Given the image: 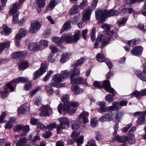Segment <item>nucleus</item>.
Here are the masks:
<instances>
[{"instance_id": "f257e3e1", "label": "nucleus", "mask_w": 146, "mask_h": 146, "mask_svg": "<svg viewBox=\"0 0 146 146\" xmlns=\"http://www.w3.org/2000/svg\"><path fill=\"white\" fill-rule=\"evenodd\" d=\"M80 72V69L77 68H75L73 70L71 69L70 71H63L62 72V77L64 79H65L70 76L72 84H83L85 85H87V84L86 79H83L82 77H75L79 76Z\"/></svg>"}, {"instance_id": "f03ea898", "label": "nucleus", "mask_w": 146, "mask_h": 146, "mask_svg": "<svg viewBox=\"0 0 146 146\" xmlns=\"http://www.w3.org/2000/svg\"><path fill=\"white\" fill-rule=\"evenodd\" d=\"M80 31L76 30L74 35L72 36L70 33L62 35L61 39L58 37H54L52 38V40L58 44H61L62 41L67 43H74L77 42L80 37Z\"/></svg>"}, {"instance_id": "7ed1b4c3", "label": "nucleus", "mask_w": 146, "mask_h": 146, "mask_svg": "<svg viewBox=\"0 0 146 146\" xmlns=\"http://www.w3.org/2000/svg\"><path fill=\"white\" fill-rule=\"evenodd\" d=\"M79 105L78 102L72 101L70 102L67 104H65L62 106V104H60L58 107V110L60 114H62V110L63 112V115H65L67 113H68L70 114H72L74 113L76 111V110L72 108L71 107H72L75 108Z\"/></svg>"}, {"instance_id": "20e7f679", "label": "nucleus", "mask_w": 146, "mask_h": 146, "mask_svg": "<svg viewBox=\"0 0 146 146\" xmlns=\"http://www.w3.org/2000/svg\"><path fill=\"white\" fill-rule=\"evenodd\" d=\"M120 13V11L119 10L113 9L109 11L104 10L102 11L100 9H98L95 11L96 18L97 20L100 18V21L103 22L105 21L106 18L107 17L117 15Z\"/></svg>"}, {"instance_id": "39448f33", "label": "nucleus", "mask_w": 146, "mask_h": 146, "mask_svg": "<svg viewBox=\"0 0 146 146\" xmlns=\"http://www.w3.org/2000/svg\"><path fill=\"white\" fill-rule=\"evenodd\" d=\"M113 32L111 31L110 32H108L106 35H100L98 36L97 39L94 44V46H95V48H97V46L99 44L100 42L101 43L102 48L106 44L109 43L110 40L113 39L112 35L113 34Z\"/></svg>"}, {"instance_id": "423d86ee", "label": "nucleus", "mask_w": 146, "mask_h": 146, "mask_svg": "<svg viewBox=\"0 0 146 146\" xmlns=\"http://www.w3.org/2000/svg\"><path fill=\"white\" fill-rule=\"evenodd\" d=\"M103 87L106 91L112 94V95L108 94L105 97V99L107 101L109 102H111L113 101V97L115 95V91L111 87L110 83L108 80H106L104 81Z\"/></svg>"}, {"instance_id": "0eeeda50", "label": "nucleus", "mask_w": 146, "mask_h": 146, "mask_svg": "<svg viewBox=\"0 0 146 146\" xmlns=\"http://www.w3.org/2000/svg\"><path fill=\"white\" fill-rule=\"evenodd\" d=\"M81 123L80 120L78 119V120H75L72 122V129L73 132L72 133L71 136L72 139H75L80 135V132L79 129V125Z\"/></svg>"}, {"instance_id": "6e6552de", "label": "nucleus", "mask_w": 146, "mask_h": 146, "mask_svg": "<svg viewBox=\"0 0 146 146\" xmlns=\"http://www.w3.org/2000/svg\"><path fill=\"white\" fill-rule=\"evenodd\" d=\"M60 124L57 125L56 129L58 134L60 133V130L68 127L70 123L67 118L65 117H61L58 119Z\"/></svg>"}, {"instance_id": "1a4fd4ad", "label": "nucleus", "mask_w": 146, "mask_h": 146, "mask_svg": "<svg viewBox=\"0 0 146 146\" xmlns=\"http://www.w3.org/2000/svg\"><path fill=\"white\" fill-rule=\"evenodd\" d=\"M39 110H42L40 113V115L42 117L48 116L52 113V109L48 105L42 106Z\"/></svg>"}, {"instance_id": "9d476101", "label": "nucleus", "mask_w": 146, "mask_h": 146, "mask_svg": "<svg viewBox=\"0 0 146 146\" xmlns=\"http://www.w3.org/2000/svg\"><path fill=\"white\" fill-rule=\"evenodd\" d=\"M28 79L27 78L20 77L19 78L15 79L12 80L10 83L7 84V86L12 92L14 90V88L13 86V84H17L19 82H25L28 81Z\"/></svg>"}, {"instance_id": "9b49d317", "label": "nucleus", "mask_w": 146, "mask_h": 146, "mask_svg": "<svg viewBox=\"0 0 146 146\" xmlns=\"http://www.w3.org/2000/svg\"><path fill=\"white\" fill-rule=\"evenodd\" d=\"M19 4L18 3H16L13 4L12 9L11 10V11L13 14V21L14 23H18L19 21L18 15L19 13L17 11V7Z\"/></svg>"}, {"instance_id": "f8f14e48", "label": "nucleus", "mask_w": 146, "mask_h": 146, "mask_svg": "<svg viewBox=\"0 0 146 146\" xmlns=\"http://www.w3.org/2000/svg\"><path fill=\"white\" fill-rule=\"evenodd\" d=\"M40 27V25L39 23L37 21H32L29 32L31 34L36 33L39 30Z\"/></svg>"}, {"instance_id": "ddd939ff", "label": "nucleus", "mask_w": 146, "mask_h": 146, "mask_svg": "<svg viewBox=\"0 0 146 146\" xmlns=\"http://www.w3.org/2000/svg\"><path fill=\"white\" fill-rule=\"evenodd\" d=\"M47 67L46 65L44 64H42L39 70L34 73V80L37 79L40 76L42 75L46 71V69Z\"/></svg>"}, {"instance_id": "4468645a", "label": "nucleus", "mask_w": 146, "mask_h": 146, "mask_svg": "<svg viewBox=\"0 0 146 146\" xmlns=\"http://www.w3.org/2000/svg\"><path fill=\"white\" fill-rule=\"evenodd\" d=\"M143 50V48L141 46H137L132 49L131 52L134 56H139L141 55Z\"/></svg>"}, {"instance_id": "2eb2a0df", "label": "nucleus", "mask_w": 146, "mask_h": 146, "mask_svg": "<svg viewBox=\"0 0 146 146\" xmlns=\"http://www.w3.org/2000/svg\"><path fill=\"white\" fill-rule=\"evenodd\" d=\"M18 114L19 115L27 114L30 112V109L29 107L24 105L20 106L18 109Z\"/></svg>"}, {"instance_id": "dca6fc26", "label": "nucleus", "mask_w": 146, "mask_h": 146, "mask_svg": "<svg viewBox=\"0 0 146 146\" xmlns=\"http://www.w3.org/2000/svg\"><path fill=\"white\" fill-rule=\"evenodd\" d=\"M119 9L122 11L121 13L123 12V13H125V11L128 12L129 13H131L133 11V9L132 8L131 4L129 3H127L124 5V9L121 6L119 8Z\"/></svg>"}, {"instance_id": "f3484780", "label": "nucleus", "mask_w": 146, "mask_h": 146, "mask_svg": "<svg viewBox=\"0 0 146 146\" xmlns=\"http://www.w3.org/2000/svg\"><path fill=\"white\" fill-rule=\"evenodd\" d=\"M127 103L125 100L119 102H113L112 105L114 108V110L115 109L117 110L120 109L122 106H126Z\"/></svg>"}, {"instance_id": "a211bd4d", "label": "nucleus", "mask_w": 146, "mask_h": 146, "mask_svg": "<svg viewBox=\"0 0 146 146\" xmlns=\"http://www.w3.org/2000/svg\"><path fill=\"white\" fill-rule=\"evenodd\" d=\"M83 136H81L78 139H74L75 141L72 140L71 139H69L67 141V142L68 144L69 145H72L73 144L75 141H76L77 143L78 146H80V145L81 144L83 143Z\"/></svg>"}, {"instance_id": "6ab92c4d", "label": "nucleus", "mask_w": 146, "mask_h": 146, "mask_svg": "<svg viewBox=\"0 0 146 146\" xmlns=\"http://www.w3.org/2000/svg\"><path fill=\"white\" fill-rule=\"evenodd\" d=\"M112 139L113 141L116 140L119 143H122L127 141L128 140V138L127 136L124 135L120 136L119 135H117L115 137H113Z\"/></svg>"}, {"instance_id": "aec40b11", "label": "nucleus", "mask_w": 146, "mask_h": 146, "mask_svg": "<svg viewBox=\"0 0 146 146\" xmlns=\"http://www.w3.org/2000/svg\"><path fill=\"white\" fill-rule=\"evenodd\" d=\"M27 33V30L25 28L21 29L19 32V33L17 34L15 37L17 39H21L25 36Z\"/></svg>"}, {"instance_id": "412c9836", "label": "nucleus", "mask_w": 146, "mask_h": 146, "mask_svg": "<svg viewBox=\"0 0 146 146\" xmlns=\"http://www.w3.org/2000/svg\"><path fill=\"white\" fill-rule=\"evenodd\" d=\"M131 95H134L137 98H140L142 96H146V89L142 90L140 92L135 91L133 93H132Z\"/></svg>"}, {"instance_id": "4be33fe9", "label": "nucleus", "mask_w": 146, "mask_h": 146, "mask_svg": "<svg viewBox=\"0 0 146 146\" xmlns=\"http://www.w3.org/2000/svg\"><path fill=\"white\" fill-rule=\"evenodd\" d=\"M113 110H114V108L113 106V105L106 108H105V107H100L98 110V112L101 113L106 112L107 111H111Z\"/></svg>"}, {"instance_id": "5701e85b", "label": "nucleus", "mask_w": 146, "mask_h": 146, "mask_svg": "<svg viewBox=\"0 0 146 146\" xmlns=\"http://www.w3.org/2000/svg\"><path fill=\"white\" fill-rule=\"evenodd\" d=\"M89 115L88 112L84 111L82 112L79 116V117L82 119L83 122L85 124L88 122V117Z\"/></svg>"}, {"instance_id": "b1692460", "label": "nucleus", "mask_w": 146, "mask_h": 146, "mask_svg": "<svg viewBox=\"0 0 146 146\" xmlns=\"http://www.w3.org/2000/svg\"><path fill=\"white\" fill-rule=\"evenodd\" d=\"M91 9L88 8L85 10V13L83 15V19L84 20H88L89 19L91 13Z\"/></svg>"}, {"instance_id": "393cba45", "label": "nucleus", "mask_w": 146, "mask_h": 146, "mask_svg": "<svg viewBox=\"0 0 146 146\" xmlns=\"http://www.w3.org/2000/svg\"><path fill=\"white\" fill-rule=\"evenodd\" d=\"M27 141V139L25 137H21L20 141L17 142L16 146H30L28 144H25Z\"/></svg>"}, {"instance_id": "a878e982", "label": "nucleus", "mask_w": 146, "mask_h": 146, "mask_svg": "<svg viewBox=\"0 0 146 146\" xmlns=\"http://www.w3.org/2000/svg\"><path fill=\"white\" fill-rule=\"evenodd\" d=\"M18 66L21 70H24L27 68L29 66L28 62L26 61L20 62L18 64Z\"/></svg>"}, {"instance_id": "bb28decb", "label": "nucleus", "mask_w": 146, "mask_h": 146, "mask_svg": "<svg viewBox=\"0 0 146 146\" xmlns=\"http://www.w3.org/2000/svg\"><path fill=\"white\" fill-rule=\"evenodd\" d=\"M72 54V53L70 52H66L62 54L60 60V62L63 63L65 62L66 58L70 56Z\"/></svg>"}, {"instance_id": "cd10ccee", "label": "nucleus", "mask_w": 146, "mask_h": 146, "mask_svg": "<svg viewBox=\"0 0 146 146\" xmlns=\"http://www.w3.org/2000/svg\"><path fill=\"white\" fill-rule=\"evenodd\" d=\"M74 84H72L71 90L72 91L74 92L75 94H80L83 92V90L82 89L80 88L78 86L74 85Z\"/></svg>"}, {"instance_id": "c85d7f7f", "label": "nucleus", "mask_w": 146, "mask_h": 146, "mask_svg": "<svg viewBox=\"0 0 146 146\" xmlns=\"http://www.w3.org/2000/svg\"><path fill=\"white\" fill-rule=\"evenodd\" d=\"M143 74L141 73V72L137 71L135 72L136 75L141 80L146 82V77L144 73H145L143 71Z\"/></svg>"}, {"instance_id": "c756f323", "label": "nucleus", "mask_w": 146, "mask_h": 146, "mask_svg": "<svg viewBox=\"0 0 146 146\" xmlns=\"http://www.w3.org/2000/svg\"><path fill=\"white\" fill-rule=\"evenodd\" d=\"M28 48L29 50H36L40 48V46L36 43H32L29 44Z\"/></svg>"}, {"instance_id": "7c9ffc66", "label": "nucleus", "mask_w": 146, "mask_h": 146, "mask_svg": "<svg viewBox=\"0 0 146 146\" xmlns=\"http://www.w3.org/2000/svg\"><path fill=\"white\" fill-rule=\"evenodd\" d=\"M51 86L56 87V86L54 85V83H51L49 85L46 86L45 88V90L48 93L50 94H53L54 92V91L52 88Z\"/></svg>"}, {"instance_id": "2f4dec72", "label": "nucleus", "mask_w": 146, "mask_h": 146, "mask_svg": "<svg viewBox=\"0 0 146 146\" xmlns=\"http://www.w3.org/2000/svg\"><path fill=\"white\" fill-rule=\"evenodd\" d=\"M10 42L9 41L0 43V52L3 50L4 48H9L10 47Z\"/></svg>"}, {"instance_id": "473e14b6", "label": "nucleus", "mask_w": 146, "mask_h": 146, "mask_svg": "<svg viewBox=\"0 0 146 146\" xmlns=\"http://www.w3.org/2000/svg\"><path fill=\"white\" fill-rule=\"evenodd\" d=\"M71 27L70 21H69L66 22L64 25L61 31V32L62 31L63 32L64 31L68 30L71 28Z\"/></svg>"}, {"instance_id": "72a5a7b5", "label": "nucleus", "mask_w": 146, "mask_h": 146, "mask_svg": "<svg viewBox=\"0 0 146 146\" xmlns=\"http://www.w3.org/2000/svg\"><path fill=\"white\" fill-rule=\"evenodd\" d=\"M52 81H53L56 83H59L61 82L62 81V78L61 77V74H57L55 75L52 79Z\"/></svg>"}, {"instance_id": "f704fd0d", "label": "nucleus", "mask_w": 146, "mask_h": 146, "mask_svg": "<svg viewBox=\"0 0 146 146\" xmlns=\"http://www.w3.org/2000/svg\"><path fill=\"white\" fill-rule=\"evenodd\" d=\"M78 6L77 5H74L70 9L69 11V13L71 15H73L78 12Z\"/></svg>"}, {"instance_id": "c9c22d12", "label": "nucleus", "mask_w": 146, "mask_h": 146, "mask_svg": "<svg viewBox=\"0 0 146 146\" xmlns=\"http://www.w3.org/2000/svg\"><path fill=\"white\" fill-rule=\"evenodd\" d=\"M96 59L98 61L100 62H104L106 60V58L104 57V55L99 53L96 56Z\"/></svg>"}, {"instance_id": "e433bc0d", "label": "nucleus", "mask_w": 146, "mask_h": 146, "mask_svg": "<svg viewBox=\"0 0 146 146\" xmlns=\"http://www.w3.org/2000/svg\"><path fill=\"white\" fill-rule=\"evenodd\" d=\"M69 99L70 98L68 95L66 94L63 96L61 98V100L64 102V104H62V105L64 106L65 104H67L69 103Z\"/></svg>"}, {"instance_id": "4c0bfd02", "label": "nucleus", "mask_w": 146, "mask_h": 146, "mask_svg": "<svg viewBox=\"0 0 146 146\" xmlns=\"http://www.w3.org/2000/svg\"><path fill=\"white\" fill-rule=\"evenodd\" d=\"M139 42V39H132L128 42V44L131 46H133L134 45L138 44Z\"/></svg>"}, {"instance_id": "58836bf2", "label": "nucleus", "mask_w": 146, "mask_h": 146, "mask_svg": "<svg viewBox=\"0 0 146 146\" xmlns=\"http://www.w3.org/2000/svg\"><path fill=\"white\" fill-rule=\"evenodd\" d=\"M3 32H1V33L5 35H8L10 33L11 30L9 28L5 25H3Z\"/></svg>"}, {"instance_id": "ea45409f", "label": "nucleus", "mask_w": 146, "mask_h": 146, "mask_svg": "<svg viewBox=\"0 0 146 146\" xmlns=\"http://www.w3.org/2000/svg\"><path fill=\"white\" fill-rule=\"evenodd\" d=\"M51 31L50 29L49 28L46 29L43 32V35L44 38H48L49 37L51 33Z\"/></svg>"}, {"instance_id": "a19ab883", "label": "nucleus", "mask_w": 146, "mask_h": 146, "mask_svg": "<svg viewBox=\"0 0 146 146\" xmlns=\"http://www.w3.org/2000/svg\"><path fill=\"white\" fill-rule=\"evenodd\" d=\"M86 59L84 58H82L80 59L76 63L72 65V66L75 67L78 66L84 62L85 61Z\"/></svg>"}, {"instance_id": "79ce46f5", "label": "nucleus", "mask_w": 146, "mask_h": 146, "mask_svg": "<svg viewBox=\"0 0 146 146\" xmlns=\"http://www.w3.org/2000/svg\"><path fill=\"white\" fill-rule=\"evenodd\" d=\"M105 117L107 120L108 121H111L113 119V115L110 111H109L107 113L104 114Z\"/></svg>"}, {"instance_id": "37998d69", "label": "nucleus", "mask_w": 146, "mask_h": 146, "mask_svg": "<svg viewBox=\"0 0 146 146\" xmlns=\"http://www.w3.org/2000/svg\"><path fill=\"white\" fill-rule=\"evenodd\" d=\"M55 1L54 0H51L49 2L48 6L47 9L50 11L52 10L55 7Z\"/></svg>"}, {"instance_id": "c03bdc74", "label": "nucleus", "mask_w": 146, "mask_h": 146, "mask_svg": "<svg viewBox=\"0 0 146 146\" xmlns=\"http://www.w3.org/2000/svg\"><path fill=\"white\" fill-rule=\"evenodd\" d=\"M23 128V125L20 124L14 126L13 129L14 131L18 132L22 130Z\"/></svg>"}, {"instance_id": "a18cd8bd", "label": "nucleus", "mask_w": 146, "mask_h": 146, "mask_svg": "<svg viewBox=\"0 0 146 146\" xmlns=\"http://www.w3.org/2000/svg\"><path fill=\"white\" fill-rule=\"evenodd\" d=\"M129 139L128 140L129 142L131 144H134L135 142L134 135L132 133H129Z\"/></svg>"}, {"instance_id": "49530a36", "label": "nucleus", "mask_w": 146, "mask_h": 146, "mask_svg": "<svg viewBox=\"0 0 146 146\" xmlns=\"http://www.w3.org/2000/svg\"><path fill=\"white\" fill-rule=\"evenodd\" d=\"M145 116L143 115L139 117L137 121L138 125L143 124L144 123Z\"/></svg>"}, {"instance_id": "de8ad7c7", "label": "nucleus", "mask_w": 146, "mask_h": 146, "mask_svg": "<svg viewBox=\"0 0 146 146\" xmlns=\"http://www.w3.org/2000/svg\"><path fill=\"white\" fill-rule=\"evenodd\" d=\"M80 18V15L78 14L75 16L72 19L71 23L72 24H75L78 21Z\"/></svg>"}, {"instance_id": "09e8293b", "label": "nucleus", "mask_w": 146, "mask_h": 146, "mask_svg": "<svg viewBox=\"0 0 146 146\" xmlns=\"http://www.w3.org/2000/svg\"><path fill=\"white\" fill-rule=\"evenodd\" d=\"M53 71L52 70H50L47 72L46 76L43 78V81L44 82L47 81L50 77V76L53 73Z\"/></svg>"}, {"instance_id": "8fccbe9b", "label": "nucleus", "mask_w": 146, "mask_h": 146, "mask_svg": "<svg viewBox=\"0 0 146 146\" xmlns=\"http://www.w3.org/2000/svg\"><path fill=\"white\" fill-rule=\"evenodd\" d=\"M56 123H53L50 124L46 126V128L49 130H52L54 128L56 127Z\"/></svg>"}, {"instance_id": "3c124183", "label": "nucleus", "mask_w": 146, "mask_h": 146, "mask_svg": "<svg viewBox=\"0 0 146 146\" xmlns=\"http://www.w3.org/2000/svg\"><path fill=\"white\" fill-rule=\"evenodd\" d=\"M93 85L96 88H102L103 87V83L102 85H101L100 83L97 81H95L93 83Z\"/></svg>"}, {"instance_id": "603ef678", "label": "nucleus", "mask_w": 146, "mask_h": 146, "mask_svg": "<svg viewBox=\"0 0 146 146\" xmlns=\"http://www.w3.org/2000/svg\"><path fill=\"white\" fill-rule=\"evenodd\" d=\"M87 4V0H83L82 2L79 5V7L80 9H82L86 7Z\"/></svg>"}, {"instance_id": "864d4df0", "label": "nucleus", "mask_w": 146, "mask_h": 146, "mask_svg": "<svg viewBox=\"0 0 146 146\" xmlns=\"http://www.w3.org/2000/svg\"><path fill=\"white\" fill-rule=\"evenodd\" d=\"M49 47L52 52L53 53H57L58 51V49L53 45H50Z\"/></svg>"}, {"instance_id": "5fc2aeb1", "label": "nucleus", "mask_w": 146, "mask_h": 146, "mask_svg": "<svg viewBox=\"0 0 146 146\" xmlns=\"http://www.w3.org/2000/svg\"><path fill=\"white\" fill-rule=\"evenodd\" d=\"M30 122L33 125H35L38 123V120L34 117H32L31 119Z\"/></svg>"}, {"instance_id": "6e6d98bb", "label": "nucleus", "mask_w": 146, "mask_h": 146, "mask_svg": "<svg viewBox=\"0 0 146 146\" xmlns=\"http://www.w3.org/2000/svg\"><path fill=\"white\" fill-rule=\"evenodd\" d=\"M95 29L93 27L92 29L91 35V38L92 40H94L95 39Z\"/></svg>"}, {"instance_id": "4d7b16f0", "label": "nucleus", "mask_w": 146, "mask_h": 146, "mask_svg": "<svg viewBox=\"0 0 146 146\" xmlns=\"http://www.w3.org/2000/svg\"><path fill=\"white\" fill-rule=\"evenodd\" d=\"M38 5V6L40 7H43L45 5L44 1L45 0H37Z\"/></svg>"}, {"instance_id": "13d9d810", "label": "nucleus", "mask_w": 146, "mask_h": 146, "mask_svg": "<svg viewBox=\"0 0 146 146\" xmlns=\"http://www.w3.org/2000/svg\"><path fill=\"white\" fill-rule=\"evenodd\" d=\"M18 58H21L24 57L26 55V52L22 51L17 52Z\"/></svg>"}, {"instance_id": "bf43d9fd", "label": "nucleus", "mask_w": 146, "mask_h": 146, "mask_svg": "<svg viewBox=\"0 0 146 146\" xmlns=\"http://www.w3.org/2000/svg\"><path fill=\"white\" fill-rule=\"evenodd\" d=\"M48 60L49 61L51 62H53L55 61V58H54V55L52 53L50 54Z\"/></svg>"}, {"instance_id": "052dcab7", "label": "nucleus", "mask_w": 146, "mask_h": 146, "mask_svg": "<svg viewBox=\"0 0 146 146\" xmlns=\"http://www.w3.org/2000/svg\"><path fill=\"white\" fill-rule=\"evenodd\" d=\"M101 27L103 29L106 30L107 31H108V32H110V31H109L110 29V27L107 24H104L102 25V26H101Z\"/></svg>"}, {"instance_id": "680f3d73", "label": "nucleus", "mask_w": 146, "mask_h": 146, "mask_svg": "<svg viewBox=\"0 0 146 146\" xmlns=\"http://www.w3.org/2000/svg\"><path fill=\"white\" fill-rule=\"evenodd\" d=\"M91 125L92 127H94L97 124V120L94 118L92 119L90 121Z\"/></svg>"}, {"instance_id": "e2e57ef3", "label": "nucleus", "mask_w": 146, "mask_h": 146, "mask_svg": "<svg viewBox=\"0 0 146 146\" xmlns=\"http://www.w3.org/2000/svg\"><path fill=\"white\" fill-rule=\"evenodd\" d=\"M131 125L130 124L127 125L126 127L122 129V131L124 132H127L128 130L131 127Z\"/></svg>"}, {"instance_id": "0e129e2a", "label": "nucleus", "mask_w": 146, "mask_h": 146, "mask_svg": "<svg viewBox=\"0 0 146 146\" xmlns=\"http://www.w3.org/2000/svg\"><path fill=\"white\" fill-rule=\"evenodd\" d=\"M88 31V30L87 29H85L82 31V36L83 38L85 39H86L87 33Z\"/></svg>"}, {"instance_id": "69168bd1", "label": "nucleus", "mask_w": 146, "mask_h": 146, "mask_svg": "<svg viewBox=\"0 0 146 146\" xmlns=\"http://www.w3.org/2000/svg\"><path fill=\"white\" fill-rule=\"evenodd\" d=\"M12 123L11 122L8 121L6 123L5 128V129H11L12 128Z\"/></svg>"}, {"instance_id": "338daca9", "label": "nucleus", "mask_w": 146, "mask_h": 146, "mask_svg": "<svg viewBox=\"0 0 146 146\" xmlns=\"http://www.w3.org/2000/svg\"><path fill=\"white\" fill-rule=\"evenodd\" d=\"M23 127L22 130H23V131L26 132H28L29 131L30 128L29 125H27L24 126L23 125Z\"/></svg>"}, {"instance_id": "774afa93", "label": "nucleus", "mask_w": 146, "mask_h": 146, "mask_svg": "<svg viewBox=\"0 0 146 146\" xmlns=\"http://www.w3.org/2000/svg\"><path fill=\"white\" fill-rule=\"evenodd\" d=\"M85 146H96L94 141H91L88 142Z\"/></svg>"}]
</instances>
